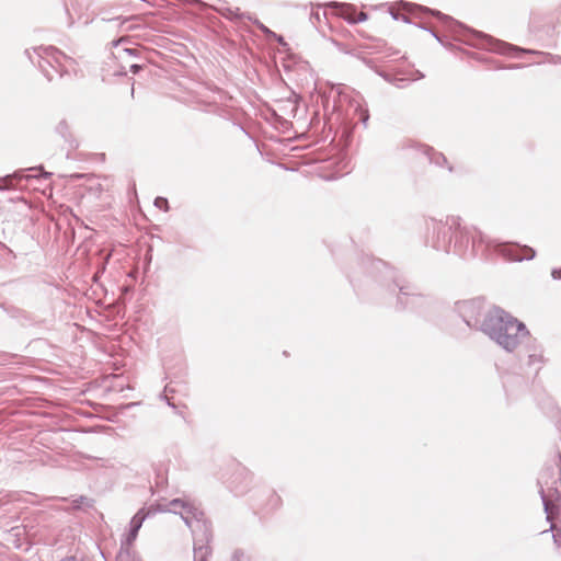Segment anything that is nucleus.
Masks as SVG:
<instances>
[{
	"instance_id": "58836bf2",
	"label": "nucleus",
	"mask_w": 561,
	"mask_h": 561,
	"mask_svg": "<svg viewBox=\"0 0 561 561\" xmlns=\"http://www.w3.org/2000/svg\"><path fill=\"white\" fill-rule=\"evenodd\" d=\"M274 37L277 39V42H278L279 44L285 45V41H284V37H283V36H280V35H277V34H276V36H274Z\"/></svg>"
},
{
	"instance_id": "e433bc0d",
	"label": "nucleus",
	"mask_w": 561,
	"mask_h": 561,
	"mask_svg": "<svg viewBox=\"0 0 561 561\" xmlns=\"http://www.w3.org/2000/svg\"><path fill=\"white\" fill-rule=\"evenodd\" d=\"M161 398L167 402L168 405L175 408V405L170 401L167 394H162Z\"/></svg>"
},
{
	"instance_id": "c756f323",
	"label": "nucleus",
	"mask_w": 561,
	"mask_h": 561,
	"mask_svg": "<svg viewBox=\"0 0 561 561\" xmlns=\"http://www.w3.org/2000/svg\"><path fill=\"white\" fill-rule=\"evenodd\" d=\"M141 69H142V66H141V65H138V64H133V65L130 66V71H131L133 73H135V75H136V73H138Z\"/></svg>"
},
{
	"instance_id": "c85d7f7f",
	"label": "nucleus",
	"mask_w": 561,
	"mask_h": 561,
	"mask_svg": "<svg viewBox=\"0 0 561 561\" xmlns=\"http://www.w3.org/2000/svg\"><path fill=\"white\" fill-rule=\"evenodd\" d=\"M551 276L556 280H561V268H553L551 271Z\"/></svg>"
},
{
	"instance_id": "b1692460",
	"label": "nucleus",
	"mask_w": 561,
	"mask_h": 561,
	"mask_svg": "<svg viewBox=\"0 0 561 561\" xmlns=\"http://www.w3.org/2000/svg\"><path fill=\"white\" fill-rule=\"evenodd\" d=\"M138 534L128 529V533L125 539L122 541V545L131 546L134 541L137 539Z\"/></svg>"
},
{
	"instance_id": "7ed1b4c3",
	"label": "nucleus",
	"mask_w": 561,
	"mask_h": 561,
	"mask_svg": "<svg viewBox=\"0 0 561 561\" xmlns=\"http://www.w3.org/2000/svg\"><path fill=\"white\" fill-rule=\"evenodd\" d=\"M404 9H407L410 13L414 14L416 18H422L421 14H431L436 18L443 26L451 32L456 39H461L463 36V43L467 45L486 49L489 51H493L500 55L520 57L522 54H541L540 51L522 48L504 41L497 39L488 35L485 33L472 30L461 22L455 20L450 15L444 14L443 12L434 9H430L427 7L414 3H403Z\"/></svg>"
},
{
	"instance_id": "dca6fc26",
	"label": "nucleus",
	"mask_w": 561,
	"mask_h": 561,
	"mask_svg": "<svg viewBox=\"0 0 561 561\" xmlns=\"http://www.w3.org/2000/svg\"><path fill=\"white\" fill-rule=\"evenodd\" d=\"M157 511L152 508H140L130 519L129 530L139 533L144 522L151 515H153Z\"/></svg>"
},
{
	"instance_id": "f3484780",
	"label": "nucleus",
	"mask_w": 561,
	"mask_h": 561,
	"mask_svg": "<svg viewBox=\"0 0 561 561\" xmlns=\"http://www.w3.org/2000/svg\"><path fill=\"white\" fill-rule=\"evenodd\" d=\"M226 19L230 20V21H238V20H243V19H248L249 21H252V18L250 14L248 13H243L240 11L239 8H230V7H227L225 9H221L219 11Z\"/></svg>"
},
{
	"instance_id": "1a4fd4ad",
	"label": "nucleus",
	"mask_w": 561,
	"mask_h": 561,
	"mask_svg": "<svg viewBox=\"0 0 561 561\" xmlns=\"http://www.w3.org/2000/svg\"><path fill=\"white\" fill-rule=\"evenodd\" d=\"M181 518L185 523V525L192 530L195 536L203 533L206 541H211L213 531L211 525L208 520L204 518V513L198 508L194 507L191 503H188V507H184L179 512Z\"/></svg>"
},
{
	"instance_id": "20e7f679",
	"label": "nucleus",
	"mask_w": 561,
	"mask_h": 561,
	"mask_svg": "<svg viewBox=\"0 0 561 561\" xmlns=\"http://www.w3.org/2000/svg\"><path fill=\"white\" fill-rule=\"evenodd\" d=\"M482 333L508 353L514 352L529 335L524 322L500 307H492L491 313L484 319Z\"/></svg>"
},
{
	"instance_id": "f03ea898",
	"label": "nucleus",
	"mask_w": 561,
	"mask_h": 561,
	"mask_svg": "<svg viewBox=\"0 0 561 561\" xmlns=\"http://www.w3.org/2000/svg\"><path fill=\"white\" fill-rule=\"evenodd\" d=\"M425 244L436 251L454 253L462 259H472L483 253L491 242L474 226L462 222L458 216L445 219L424 220Z\"/></svg>"
},
{
	"instance_id": "ddd939ff",
	"label": "nucleus",
	"mask_w": 561,
	"mask_h": 561,
	"mask_svg": "<svg viewBox=\"0 0 561 561\" xmlns=\"http://www.w3.org/2000/svg\"><path fill=\"white\" fill-rule=\"evenodd\" d=\"M210 541H206L203 533H201V538H196L194 541V560L193 561H208L211 556V547L209 546Z\"/></svg>"
},
{
	"instance_id": "f8f14e48",
	"label": "nucleus",
	"mask_w": 561,
	"mask_h": 561,
	"mask_svg": "<svg viewBox=\"0 0 561 561\" xmlns=\"http://www.w3.org/2000/svg\"><path fill=\"white\" fill-rule=\"evenodd\" d=\"M327 5L339 10L340 15L351 24L364 22L368 19V14L365 12L356 14L355 7L348 3L333 1L328 3Z\"/></svg>"
},
{
	"instance_id": "c9c22d12",
	"label": "nucleus",
	"mask_w": 561,
	"mask_h": 561,
	"mask_svg": "<svg viewBox=\"0 0 561 561\" xmlns=\"http://www.w3.org/2000/svg\"><path fill=\"white\" fill-rule=\"evenodd\" d=\"M161 398L167 402L168 405L175 408V405L170 401L167 394H162Z\"/></svg>"
},
{
	"instance_id": "9d476101",
	"label": "nucleus",
	"mask_w": 561,
	"mask_h": 561,
	"mask_svg": "<svg viewBox=\"0 0 561 561\" xmlns=\"http://www.w3.org/2000/svg\"><path fill=\"white\" fill-rule=\"evenodd\" d=\"M398 149L402 151L413 150L416 153L425 156L430 163L435 164L436 167L447 168L449 172H453L454 170L453 165L448 163V160L444 153L436 151L433 147L427 145L420 144L412 139H404L398 145Z\"/></svg>"
},
{
	"instance_id": "f704fd0d",
	"label": "nucleus",
	"mask_w": 561,
	"mask_h": 561,
	"mask_svg": "<svg viewBox=\"0 0 561 561\" xmlns=\"http://www.w3.org/2000/svg\"><path fill=\"white\" fill-rule=\"evenodd\" d=\"M400 20L404 23L412 24V21L408 15L401 14Z\"/></svg>"
},
{
	"instance_id": "2f4dec72",
	"label": "nucleus",
	"mask_w": 561,
	"mask_h": 561,
	"mask_svg": "<svg viewBox=\"0 0 561 561\" xmlns=\"http://www.w3.org/2000/svg\"><path fill=\"white\" fill-rule=\"evenodd\" d=\"M124 53L130 55V56H136L137 54V49L135 48H124Z\"/></svg>"
},
{
	"instance_id": "6e6552de",
	"label": "nucleus",
	"mask_w": 561,
	"mask_h": 561,
	"mask_svg": "<svg viewBox=\"0 0 561 561\" xmlns=\"http://www.w3.org/2000/svg\"><path fill=\"white\" fill-rule=\"evenodd\" d=\"M210 91L213 96L207 99H198L196 103L201 106H204V108H201L203 112L211 113L221 118L229 119L231 113L227 103L232 100V96L218 87H215Z\"/></svg>"
},
{
	"instance_id": "4be33fe9",
	"label": "nucleus",
	"mask_w": 561,
	"mask_h": 561,
	"mask_svg": "<svg viewBox=\"0 0 561 561\" xmlns=\"http://www.w3.org/2000/svg\"><path fill=\"white\" fill-rule=\"evenodd\" d=\"M153 204L157 208H159L163 211H169V209H170L169 201L165 197H162V196L156 197Z\"/></svg>"
},
{
	"instance_id": "9b49d317",
	"label": "nucleus",
	"mask_w": 561,
	"mask_h": 561,
	"mask_svg": "<svg viewBox=\"0 0 561 561\" xmlns=\"http://www.w3.org/2000/svg\"><path fill=\"white\" fill-rule=\"evenodd\" d=\"M494 248L506 260L513 262L530 261L536 255V251L533 248L516 242H501L495 244Z\"/></svg>"
},
{
	"instance_id": "39448f33",
	"label": "nucleus",
	"mask_w": 561,
	"mask_h": 561,
	"mask_svg": "<svg viewBox=\"0 0 561 561\" xmlns=\"http://www.w3.org/2000/svg\"><path fill=\"white\" fill-rule=\"evenodd\" d=\"M24 54L49 82L54 80L55 73L64 78L70 76L71 70L75 71L76 61L54 46L25 49Z\"/></svg>"
},
{
	"instance_id": "473e14b6",
	"label": "nucleus",
	"mask_w": 561,
	"mask_h": 561,
	"mask_svg": "<svg viewBox=\"0 0 561 561\" xmlns=\"http://www.w3.org/2000/svg\"><path fill=\"white\" fill-rule=\"evenodd\" d=\"M523 66L519 65V64H511L506 67H502L503 69H518V68H522Z\"/></svg>"
},
{
	"instance_id": "6ab92c4d",
	"label": "nucleus",
	"mask_w": 561,
	"mask_h": 561,
	"mask_svg": "<svg viewBox=\"0 0 561 561\" xmlns=\"http://www.w3.org/2000/svg\"><path fill=\"white\" fill-rule=\"evenodd\" d=\"M282 505V497L274 491L268 495L266 506L270 511L277 510Z\"/></svg>"
},
{
	"instance_id": "423d86ee",
	"label": "nucleus",
	"mask_w": 561,
	"mask_h": 561,
	"mask_svg": "<svg viewBox=\"0 0 561 561\" xmlns=\"http://www.w3.org/2000/svg\"><path fill=\"white\" fill-rule=\"evenodd\" d=\"M483 298L457 301L455 311L462 321L470 328L482 332L484 319L491 313Z\"/></svg>"
},
{
	"instance_id": "f257e3e1",
	"label": "nucleus",
	"mask_w": 561,
	"mask_h": 561,
	"mask_svg": "<svg viewBox=\"0 0 561 561\" xmlns=\"http://www.w3.org/2000/svg\"><path fill=\"white\" fill-rule=\"evenodd\" d=\"M350 282L356 294L363 297L394 296L399 310H416L427 302L426 297L399 277L386 262L371 256L362 259L358 271L350 275Z\"/></svg>"
},
{
	"instance_id": "cd10ccee",
	"label": "nucleus",
	"mask_w": 561,
	"mask_h": 561,
	"mask_svg": "<svg viewBox=\"0 0 561 561\" xmlns=\"http://www.w3.org/2000/svg\"><path fill=\"white\" fill-rule=\"evenodd\" d=\"M549 56V61L551 64H554V65H561V55H551V54H548Z\"/></svg>"
},
{
	"instance_id": "7c9ffc66",
	"label": "nucleus",
	"mask_w": 561,
	"mask_h": 561,
	"mask_svg": "<svg viewBox=\"0 0 561 561\" xmlns=\"http://www.w3.org/2000/svg\"><path fill=\"white\" fill-rule=\"evenodd\" d=\"M414 25L423 31H426L428 32V30L431 28L430 26H427L425 23L423 22H420V23H414Z\"/></svg>"
},
{
	"instance_id": "412c9836",
	"label": "nucleus",
	"mask_w": 561,
	"mask_h": 561,
	"mask_svg": "<svg viewBox=\"0 0 561 561\" xmlns=\"http://www.w3.org/2000/svg\"><path fill=\"white\" fill-rule=\"evenodd\" d=\"M525 343V352H526V355L528 353H534V346L535 345H541L538 340L536 337H533L530 334L528 336H525L524 337V342Z\"/></svg>"
},
{
	"instance_id": "0eeeda50",
	"label": "nucleus",
	"mask_w": 561,
	"mask_h": 561,
	"mask_svg": "<svg viewBox=\"0 0 561 561\" xmlns=\"http://www.w3.org/2000/svg\"><path fill=\"white\" fill-rule=\"evenodd\" d=\"M51 173L44 171L43 167L21 169L13 172L12 174L0 178V191L23 188L22 181H41L49 179Z\"/></svg>"
},
{
	"instance_id": "37998d69",
	"label": "nucleus",
	"mask_w": 561,
	"mask_h": 561,
	"mask_svg": "<svg viewBox=\"0 0 561 561\" xmlns=\"http://www.w3.org/2000/svg\"><path fill=\"white\" fill-rule=\"evenodd\" d=\"M72 176L76 178V179H81V178H83V174H75Z\"/></svg>"
},
{
	"instance_id": "5701e85b",
	"label": "nucleus",
	"mask_w": 561,
	"mask_h": 561,
	"mask_svg": "<svg viewBox=\"0 0 561 561\" xmlns=\"http://www.w3.org/2000/svg\"><path fill=\"white\" fill-rule=\"evenodd\" d=\"M254 25L257 26L260 31H262L264 34L270 36H276V33L272 32L268 27H266L262 22H260L257 19H252L251 21Z\"/></svg>"
},
{
	"instance_id": "ea45409f",
	"label": "nucleus",
	"mask_w": 561,
	"mask_h": 561,
	"mask_svg": "<svg viewBox=\"0 0 561 561\" xmlns=\"http://www.w3.org/2000/svg\"><path fill=\"white\" fill-rule=\"evenodd\" d=\"M391 16L393 18V20H400L401 14L397 12H391Z\"/></svg>"
},
{
	"instance_id": "c03bdc74",
	"label": "nucleus",
	"mask_w": 561,
	"mask_h": 561,
	"mask_svg": "<svg viewBox=\"0 0 561 561\" xmlns=\"http://www.w3.org/2000/svg\"><path fill=\"white\" fill-rule=\"evenodd\" d=\"M119 42H121V41H114V42H113V45H114V46H117V45L119 44Z\"/></svg>"
},
{
	"instance_id": "a19ab883",
	"label": "nucleus",
	"mask_w": 561,
	"mask_h": 561,
	"mask_svg": "<svg viewBox=\"0 0 561 561\" xmlns=\"http://www.w3.org/2000/svg\"><path fill=\"white\" fill-rule=\"evenodd\" d=\"M174 390L169 386L167 385L165 388H164V393L165 392H173Z\"/></svg>"
},
{
	"instance_id": "72a5a7b5",
	"label": "nucleus",
	"mask_w": 561,
	"mask_h": 561,
	"mask_svg": "<svg viewBox=\"0 0 561 561\" xmlns=\"http://www.w3.org/2000/svg\"><path fill=\"white\" fill-rule=\"evenodd\" d=\"M311 20H316L317 22H320V13H319V11L311 12Z\"/></svg>"
},
{
	"instance_id": "2eb2a0df",
	"label": "nucleus",
	"mask_w": 561,
	"mask_h": 561,
	"mask_svg": "<svg viewBox=\"0 0 561 561\" xmlns=\"http://www.w3.org/2000/svg\"><path fill=\"white\" fill-rule=\"evenodd\" d=\"M55 131L69 145L70 149H77L79 147V144L72 136L69 124L66 119H61L57 124Z\"/></svg>"
},
{
	"instance_id": "aec40b11",
	"label": "nucleus",
	"mask_w": 561,
	"mask_h": 561,
	"mask_svg": "<svg viewBox=\"0 0 561 561\" xmlns=\"http://www.w3.org/2000/svg\"><path fill=\"white\" fill-rule=\"evenodd\" d=\"M169 506L170 512L179 514V512L182 511L184 507H188V502L183 501L181 499H173L172 501H170Z\"/></svg>"
},
{
	"instance_id": "bb28decb",
	"label": "nucleus",
	"mask_w": 561,
	"mask_h": 561,
	"mask_svg": "<svg viewBox=\"0 0 561 561\" xmlns=\"http://www.w3.org/2000/svg\"><path fill=\"white\" fill-rule=\"evenodd\" d=\"M244 553L242 550H234L232 556H231V561H244Z\"/></svg>"
},
{
	"instance_id": "79ce46f5",
	"label": "nucleus",
	"mask_w": 561,
	"mask_h": 561,
	"mask_svg": "<svg viewBox=\"0 0 561 561\" xmlns=\"http://www.w3.org/2000/svg\"><path fill=\"white\" fill-rule=\"evenodd\" d=\"M362 121H363V123H364V124H366V123H367V121H368V114H367V113L365 114V116L363 117V119H362Z\"/></svg>"
},
{
	"instance_id": "a211bd4d",
	"label": "nucleus",
	"mask_w": 561,
	"mask_h": 561,
	"mask_svg": "<svg viewBox=\"0 0 561 561\" xmlns=\"http://www.w3.org/2000/svg\"><path fill=\"white\" fill-rule=\"evenodd\" d=\"M94 505V500L84 495H81L72 501V507L75 510L91 508Z\"/></svg>"
},
{
	"instance_id": "393cba45",
	"label": "nucleus",
	"mask_w": 561,
	"mask_h": 561,
	"mask_svg": "<svg viewBox=\"0 0 561 561\" xmlns=\"http://www.w3.org/2000/svg\"><path fill=\"white\" fill-rule=\"evenodd\" d=\"M428 33L444 47H449L450 44L446 43L443 37L434 30V28H430L428 30Z\"/></svg>"
},
{
	"instance_id": "a878e982",
	"label": "nucleus",
	"mask_w": 561,
	"mask_h": 561,
	"mask_svg": "<svg viewBox=\"0 0 561 561\" xmlns=\"http://www.w3.org/2000/svg\"><path fill=\"white\" fill-rule=\"evenodd\" d=\"M551 530H552V538L553 542L560 547L561 546V529L554 528L551 524Z\"/></svg>"
},
{
	"instance_id": "4468645a",
	"label": "nucleus",
	"mask_w": 561,
	"mask_h": 561,
	"mask_svg": "<svg viewBox=\"0 0 561 561\" xmlns=\"http://www.w3.org/2000/svg\"><path fill=\"white\" fill-rule=\"evenodd\" d=\"M534 353L527 354L526 365L535 368L536 374L543 367L547 359L545 358V350L542 345H535Z\"/></svg>"
},
{
	"instance_id": "4c0bfd02",
	"label": "nucleus",
	"mask_w": 561,
	"mask_h": 561,
	"mask_svg": "<svg viewBox=\"0 0 561 561\" xmlns=\"http://www.w3.org/2000/svg\"><path fill=\"white\" fill-rule=\"evenodd\" d=\"M161 398L167 402L168 405L175 408V405L170 401L167 394H162Z\"/></svg>"
}]
</instances>
